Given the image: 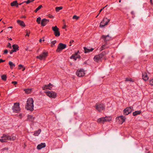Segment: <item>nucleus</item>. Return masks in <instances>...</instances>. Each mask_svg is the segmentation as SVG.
Wrapping results in <instances>:
<instances>
[{
	"instance_id": "nucleus-6",
	"label": "nucleus",
	"mask_w": 153,
	"mask_h": 153,
	"mask_svg": "<svg viewBox=\"0 0 153 153\" xmlns=\"http://www.w3.org/2000/svg\"><path fill=\"white\" fill-rule=\"evenodd\" d=\"M110 21L109 19H108L106 18H104L103 20L100 23V27H103L105 25L108 24Z\"/></svg>"
},
{
	"instance_id": "nucleus-58",
	"label": "nucleus",
	"mask_w": 153,
	"mask_h": 153,
	"mask_svg": "<svg viewBox=\"0 0 153 153\" xmlns=\"http://www.w3.org/2000/svg\"><path fill=\"white\" fill-rule=\"evenodd\" d=\"M24 2H23L21 3H20L19 4V5H21V4H23Z\"/></svg>"
},
{
	"instance_id": "nucleus-43",
	"label": "nucleus",
	"mask_w": 153,
	"mask_h": 153,
	"mask_svg": "<svg viewBox=\"0 0 153 153\" xmlns=\"http://www.w3.org/2000/svg\"><path fill=\"white\" fill-rule=\"evenodd\" d=\"M7 47L10 49L12 48L11 44L10 43H8Z\"/></svg>"
},
{
	"instance_id": "nucleus-15",
	"label": "nucleus",
	"mask_w": 153,
	"mask_h": 153,
	"mask_svg": "<svg viewBox=\"0 0 153 153\" xmlns=\"http://www.w3.org/2000/svg\"><path fill=\"white\" fill-rule=\"evenodd\" d=\"M142 77L143 79L145 81H146L149 79V77L147 73L145 72H143L142 73Z\"/></svg>"
},
{
	"instance_id": "nucleus-20",
	"label": "nucleus",
	"mask_w": 153,
	"mask_h": 153,
	"mask_svg": "<svg viewBox=\"0 0 153 153\" xmlns=\"http://www.w3.org/2000/svg\"><path fill=\"white\" fill-rule=\"evenodd\" d=\"M17 23L19 24L20 25L23 27H25V24L23 21H21L19 20H17Z\"/></svg>"
},
{
	"instance_id": "nucleus-2",
	"label": "nucleus",
	"mask_w": 153,
	"mask_h": 153,
	"mask_svg": "<svg viewBox=\"0 0 153 153\" xmlns=\"http://www.w3.org/2000/svg\"><path fill=\"white\" fill-rule=\"evenodd\" d=\"M96 109L100 112L105 109V106L104 104L97 103L95 106Z\"/></svg>"
},
{
	"instance_id": "nucleus-49",
	"label": "nucleus",
	"mask_w": 153,
	"mask_h": 153,
	"mask_svg": "<svg viewBox=\"0 0 153 153\" xmlns=\"http://www.w3.org/2000/svg\"><path fill=\"white\" fill-rule=\"evenodd\" d=\"M12 83L14 85H16L17 83V82L16 81H12Z\"/></svg>"
},
{
	"instance_id": "nucleus-27",
	"label": "nucleus",
	"mask_w": 153,
	"mask_h": 153,
	"mask_svg": "<svg viewBox=\"0 0 153 153\" xmlns=\"http://www.w3.org/2000/svg\"><path fill=\"white\" fill-rule=\"evenodd\" d=\"M24 90L26 94H29L31 93L32 89L31 88H27L24 89Z\"/></svg>"
},
{
	"instance_id": "nucleus-14",
	"label": "nucleus",
	"mask_w": 153,
	"mask_h": 153,
	"mask_svg": "<svg viewBox=\"0 0 153 153\" xmlns=\"http://www.w3.org/2000/svg\"><path fill=\"white\" fill-rule=\"evenodd\" d=\"M94 61L97 62L102 61L101 59L98 55L95 56L94 58Z\"/></svg>"
},
{
	"instance_id": "nucleus-37",
	"label": "nucleus",
	"mask_w": 153,
	"mask_h": 153,
	"mask_svg": "<svg viewBox=\"0 0 153 153\" xmlns=\"http://www.w3.org/2000/svg\"><path fill=\"white\" fill-rule=\"evenodd\" d=\"M126 81H131V82H133L134 81L133 80H132V79L131 78H128V77H127L126 78V80H125Z\"/></svg>"
},
{
	"instance_id": "nucleus-26",
	"label": "nucleus",
	"mask_w": 153,
	"mask_h": 153,
	"mask_svg": "<svg viewBox=\"0 0 153 153\" xmlns=\"http://www.w3.org/2000/svg\"><path fill=\"white\" fill-rule=\"evenodd\" d=\"M52 29L53 31L54 32V33L56 32H57V31L59 30V29L56 26L52 27Z\"/></svg>"
},
{
	"instance_id": "nucleus-3",
	"label": "nucleus",
	"mask_w": 153,
	"mask_h": 153,
	"mask_svg": "<svg viewBox=\"0 0 153 153\" xmlns=\"http://www.w3.org/2000/svg\"><path fill=\"white\" fill-rule=\"evenodd\" d=\"M111 120V117H108L106 116L105 117H101L98 119L97 120V122L99 123H103L106 121H109Z\"/></svg>"
},
{
	"instance_id": "nucleus-61",
	"label": "nucleus",
	"mask_w": 153,
	"mask_h": 153,
	"mask_svg": "<svg viewBox=\"0 0 153 153\" xmlns=\"http://www.w3.org/2000/svg\"><path fill=\"white\" fill-rule=\"evenodd\" d=\"M25 70V68H24L22 70V71H24Z\"/></svg>"
},
{
	"instance_id": "nucleus-31",
	"label": "nucleus",
	"mask_w": 153,
	"mask_h": 153,
	"mask_svg": "<svg viewBox=\"0 0 153 153\" xmlns=\"http://www.w3.org/2000/svg\"><path fill=\"white\" fill-rule=\"evenodd\" d=\"M1 78L2 80L4 81H5L7 80V76L5 74H4L1 76Z\"/></svg>"
},
{
	"instance_id": "nucleus-42",
	"label": "nucleus",
	"mask_w": 153,
	"mask_h": 153,
	"mask_svg": "<svg viewBox=\"0 0 153 153\" xmlns=\"http://www.w3.org/2000/svg\"><path fill=\"white\" fill-rule=\"evenodd\" d=\"M149 82L151 85L153 86V79L150 80Z\"/></svg>"
},
{
	"instance_id": "nucleus-47",
	"label": "nucleus",
	"mask_w": 153,
	"mask_h": 153,
	"mask_svg": "<svg viewBox=\"0 0 153 153\" xmlns=\"http://www.w3.org/2000/svg\"><path fill=\"white\" fill-rule=\"evenodd\" d=\"M19 69H21L23 67V66L22 65H19Z\"/></svg>"
},
{
	"instance_id": "nucleus-19",
	"label": "nucleus",
	"mask_w": 153,
	"mask_h": 153,
	"mask_svg": "<svg viewBox=\"0 0 153 153\" xmlns=\"http://www.w3.org/2000/svg\"><path fill=\"white\" fill-rule=\"evenodd\" d=\"M107 53L105 51H103L100 54H98V55L102 59L103 58H105V56Z\"/></svg>"
},
{
	"instance_id": "nucleus-54",
	"label": "nucleus",
	"mask_w": 153,
	"mask_h": 153,
	"mask_svg": "<svg viewBox=\"0 0 153 153\" xmlns=\"http://www.w3.org/2000/svg\"><path fill=\"white\" fill-rule=\"evenodd\" d=\"M150 2L151 4L152 5H153V3H152V0H150Z\"/></svg>"
},
{
	"instance_id": "nucleus-30",
	"label": "nucleus",
	"mask_w": 153,
	"mask_h": 153,
	"mask_svg": "<svg viewBox=\"0 0 153 153\" xmlns=\"http://www.w3.org/2000/svg\"><path fill=\"white\" fill-rule=\"evenodd\" d=\"M16 4H18L17 1L16 0L13 1L10 3V5L11 6H15Z\"/></svg>"
},
{
	"instance_id": "nucleus-35",
	"label": "nucleus",
	"mask_w": 153,
	"mask_h": 153,
	"mask_svg": "<svg viewBox=\"0 0 153 153\" xmlns=\"http://www.w3.org/2000/svg\"><path fill=\"white\" fill-rule=\"evenodd\" d=\"M2 138H3V137H2ZM2 138V139H1V142H6L7 141V138Z\"/></svg>"
},
{
	"instance_id": "nucleus-16",
	"label": "nucleus",
	"mask_w": 153,
	"mask_h": 153,
	"mask_svg": "<svg viewBox=\"0 0 153 153\" xmlns=\"http://www.w3.org/2000/svg\"><path fill=\"white\" fill-rule=\"evenodd\" d=\"M49 22V20L45 19H43L42 20L41 22V25L43 26H45L48 22Z\"/></svg>"
},
{
	"instance_id": "nucleus-52",
	"label": "nucleus",
	"mask_w": 153,
	"mask_h": 153,
	"mask_svg": "<svg viewBox=\"0 0 153 153\" xmlns=\"http://www.w3.org/2000/svg\"><path fill=\"white\" fill-rule=\"evenodd\" d=\"M105 8V7H103L102 9H100V11H99V13H100L102 11V10L104 9Z\"/></svg>"
},
{
	"instance_id": "nucleus-24",
	"label": "nucleus",
	"mask_w": 153,
	"mask_h": 153,
	"mask_svg": "<svg viewBox=\"0 0 153 153\" xmlns=\"http://www.w3.org/2000/svg\"><path fill=\"white\" fill-rule=\"evenodd\" d=\"M141 111H136L133 113V115L134 116H136L137 115L140 114L141 113Z\"/></svg>"
},
{
	"instance_id": "nucleus-59",
	"label": "nucleus",
	"mask_w": 153,
	"mask_h": 153,
	"mask_svg": "<svg viewBox=\"0 0 153 153\" xmlns=\"http://www.w3.org/2000/svg\"><path fill=\"white\" fill-rule=\"evenodd\" d=\"M8 39H9V40H12V38H9Z\"/></svg>"
},
{
	"instance_id": "nucleus-28",
	"label": "nucleus",
	"mask_w": 153,
	"mask_h": 153,
	"mask_svg": "<svg viewBox=\"0 0 153 153\" xmlns=\"http://www.w3.org/2000/svg\"><path fill=\"white\" fill-rule=\"evenodd\" d=\"M28 119L32 122L34 120V117L32 115H28Z\"/></svg>"
},
{
	"instance_id": "nucleus-41",
	"label": "nucleus",
	"mask_w": 153,
	"mask_h": 153,
	"mask_svg": "<svg viewBox=\"0 0 153 153\" xmlns=\"http://www.w3.org/2000/svg\"><path fill=\"white\" fill-rule=\"evenodd\" d=\"M106 43H105L102 46V47H101V48H102V49L100 50V51H102V50L103 49H105V45H106Z\"/></svg>"
},
{
	"instance_id": "nucleus-60",
	"label": "nucleus",
	"mask_w": 153,
	"mask_h": 153,
	"mask_svg": "<svg viewBox=\"0 0 153 153\" xmlns=\"http://www.w3.org/2000/svg\"><path fill=\"white\" fill-rule=\"evenodd\" d=\"M13 28L12 27L10 26V27H9L8 28Z\"/></svg>"
},
{
	"instance_id": "nucleus-4",
	"label": "nucleus",
	"mask_w": 153,
	"mask_h": 153,
	"mask_svg": "<svg viewBox=\"0 0 153 153\" xmlns=\"http://www.w3.org/2000/svg\"><path fill=\"white\" fill-rule=\"evenodd\" d=\"M12 110L14 112L18 113L20 111L19 103H15L12 107Z\"/></svg>"
},
{
	"instance_id": "nucleus-22",
	"label": "nucleus",
	"mask_w": 153,
	"mask_h": 153,
	"mask_svg": "<svg viewBox=\"0 0 153 153\" xmlns=\"http://www.w3.org/2000/svg\"><path fill=\"white\" fill-rule=\"evenodd\" d=\"M13 50L15 51V52H16L17 51L19 50V47L18 45L16 44H13L12 45Z\"/></svg>"
},
{
	"instance_id": "nucleus-53",
	"label": "nucleus",
	"mask_w": 153,
	"mask_h": 153,
	"mask_svg": "<svg viewBox=\"0 0 153 153\" xmlns=\"http://www.w3.org/2000/svg\"><path fill=\"white\" fill-rule=\"evenodd\" d=\"M131 14L132 15H134V12L133 11H132L131 12Z\"/></svg>"
},
{
	"instance_id": "nucleus-17",
	"label": "nucleus",
	"mask_w": 153,
	"mask_h": 153,
	"mask_svg": "<svg viewBox=\"0 0 153 153\" xmlns=\"http://www.w3.org/2000/svg\"><path fill=\"white\" fill-rule=\"evenodd\" d=\"M83 48L84 50V52L85 53L91 52L94 50V48H93L89 49L86 47H84Z\"/></svg>"
},
{
	"instance_id": "nucleus-12",
	"label": "nucleus",
	"mask_w": 153,
	"mask_h": 153,
	"mask_svg": "<svg viewBox=\"0 0 153 153\" xmlns=\"http://www.w3.org/2000/svg\"><path fill=\"white\" fill-rule=\"evenodd\" d=\"M53 85L50 83L48 85H45L42 87V89L43 90H45L47 89L51 90L52 88Z\"/></svg>"
},
{
	"instance_id": "nucleus-46",
	"label": "nucleus",
	"mask_w": 153,
	"mask_h": 153,
	"mask_svg": "<svg viewBox=\"0 0 153 153\" xmlns=\"http://www.w3.org/2000/svg\"><path fill=\"white\" fill-rule=\"evenodd\" d=\"M30 34V31H29V32L28 31H27V33L26 34V36H29V34Z\"/></svg>"
},
{
	"instance_id": "nucleus-32",
	"label": "nucleus",
	"mask_w": 153,
	"mask_h": 153,
	"mask_svg": "<svg viewBox=\"0 0 153 153\" xmlns=\"http://www.w3.org/2000/svg\"><path fill=\"white\" fill-rule=\"evenodd\" d=\"M54 33L55 36L56 37H59L60 35V33L59 30L57 32Z\"/></svg>"
},
{
	"instance_id": "nucleus-63",
	"label": "nucleus",
	"mask_w": 153,
	"mask_h": 153,
	"mask_svg": "<svg viewBox=\"0 0 153 153\" xmlns=\"http://www.w3.org/2000/svg\"><path fill=\"white\" fill-rule=\"evenodd\" d=\"M22 17L24 18H26V17L25 16H22Z\"/></svg>"
},
{
	"instance_id": "nucleus-40",
	"label": "nucleus",
	"mask_w": 153,
	"mask_h": 153,
	"mask_svg": "<svg viewBox=\"0 0 153 153\" xmlns=\"http://www.w3.org/2000/svg\"><path fill=\"white\" fill-rule=\"evenodd\" d=\"M32 2V1H31V0H27V1H24L23 2L24 3H25L26 4H28L29 3Z\"/></svg>"
},
{
	"instance_id": "nucleus-36",
	"label": "nucleus",
	"mask_w": 153,
	"mask_h": 153,
	"mask_svg": "<svg viewBox=\"0 0 153 153\" xmlns=\"http://www.w3.org/2000/svg\"><path fill=\"white\" fill-rule=\"evenodd\" d=\"M56 41L54 40L51 42V46L53 47L54 46V45L56 43Z\"/></svg>"
},
{
	"instance_id": "nucleus-51",
	"label": "nucleus",
	"mask_w": 153,
	"mask_h": 153,
	"mask_svg": "<svg viewBox=\"0 0 153 153\" xmlns=\"http://www.w3.org/2000/svg\"><path fill=\"white\" fill-rule=\"evenodd\" d=\"M5 61V60H3L2 59H0V63L1 62H4Z\"/></svg>"
},
{
	"instance_id": "nucleus-5",
	"label": "nucleus",
	"mask_w": 153,
	"mask_h": 153,
	"mask_svg": "<svg viewBox=\"0 0 153 153\" xmlns=\"http://www.w3.org/2000/svg\"><path fill=\"white\" fill-rule=\"evenodd\" d=\"M48 55V52H44L39 56H37L36 58L41 60L45 59Z\"/></svg>"
},
{
	"instance_id": "nucleus-8",
	"label": "nucleus",
	"mask_w": 153,
	"mask_h": 153,
	"mask_svg": "<svg viewBox=\"0 0 153 153\" xmlns=\"http://www.w3.org/2000/svg\"><path fill=\"white\" fill-rule=\"evenodd\" d=\"M133 107L131 106L126 108L123 110L124 114L126 115L131 113L133 110Z\"/></svg>"
},
{
	"instance_id": "nucleus-64",
	"label": "nucleus",
	"mask_w": 153,
	"mask_h": 153,
	"mask_svg": "<svg viewBox=\"0 0 153 153\" xmlns=\"http://www.w3.org/2000/svg\"><path fill=\"white\" fill-rule=\"evenodd\" d=\"M121 0H119V2H121Z\"/></svg>"
},
{
	"instance_id": "nucleus-55",
	"label": "nucleus",
	"mask_w": 153,
	"mask_h": 153,
	"mask_svg": "<svg viewBox=\"0 0 153 153\" xmlns=\"http://www.w3.org/2000/svg\"><path fill=\"white\" fill-rule=\"evenodd\" d=\"M19 4L18 3V4H16V5L15 6L16 7H19Z\"/></svg>"
},
{
	"instance_id": "nucleus-9",
	"label": "nucleus",
	"mask_w": 153,
	"mask_h": 153,
	"mask_svg": "<svg viewBox=\"0 0 153 153\" xmlns=\"http://www.w3.org/2000/svg\"><path fill=\"white\" fill-rule=\"evenodd\" d=\"M46 94L50 97L55 98L56 96V94L52 91H46Z\"/></svg>"
},
{
	"instance_id": "nucleus-11",
	"label": "nucleus",
	"mask_w": 153,
	"mask_h": 153,
	"mask_svg": "<svg viewBox=\"0 0 153 153\" xmlns=\"http://www.w3.org/2000/svg\"><path fill=\"white\" fill-rule=\"evenodd\" d=\"M3 138H7V140H13L15 139L16 137L13 135L9 136L8 135L4 134L2 136Z\"/></svg>"
},
{
	"instance_id": "nucleus-7",
	"label": "nucleus",
	"mask_w": 153,
	"mask_h": 153,
	"mask_svg": "<svg viewBox=\"0 0 153 153\" xmlns=\"http://www.w3.org/2000/svg\"><path fill=\"white\" fill-rule=\"evenodd\" d=\"M66 45L62 43H60L58 46L56 51L57 52H60L62 50L65 48L66 47Z\"/></svg>"
},
{
	"instance_id": "nucleus-44",
	"label": "nucleus",
	"mask_w": 153,
	"mask_h": 153,
	"mask_svg": "<svg viewBox=\"0 0 153 153\" xmlns=\"http://www.w3.org/2000/svg\"><path fill=\"white\" fill-rule=\"evenodd\" d=\"M81 58V56L80 55L76 56L75 58L74 59L75 60H76L77 59H80Z\"/></svg>"
},
{
	"instance_id": "nucleus-18",
	"label": "nucleus",
	"mask_w": 153,
	"mask_h": 153,
	"mask_svg": "<svg viewBox=\"0 0 153 153\" xmlns=\"http://www.w3.org/2000/svg\"><path fill=\"white\" fill-rule=\"evenodd\" d=\"M45 146L46 144L45 143H42L37 146V148L38 149H41L42 148L45 147Z\"/></svg>"
},
{
	"instance_id": "nucleus-50",
	"label": "nucleus",
	"mask_w": 153,
	"mask_h": 153,
	"mask_svg": "<svg viewBox=\"0 0 153 153\" xmlns=\"http://www.w3.org/2000/svg\"><path fill=\"white\" fill-rule=\"evenodd\" d=\"M8 51L7 49L5 50L4 51V54H7L8 53Z\"/></svg>"
},
{
	"instance_id": "nucleus-25",
	"label": "nucleus",
	"mask_w": 153,
	"mask_h": 153,
	"mask_svg": "<svg viewBox=\"0 0 153 153\" xmlns=\"http://www.w3.org/2000/svg\"><path fill=\"white\" fill-rule=\"evenodd\" d=\"M41 131L40 129H39L38 130L35 131L34 133V135L35 136H37L40 133Z\"/></svg>"
},
{
	"instance_id": "nucleus-29",
	"label": "nucleus",
	"mask_w": 153,
	"mask_h": 153,
	"mask_svg": "<svg viewBox=\"0 0 153 153\" xmlns=\"http://www.w3.org/2000/svg\"><path fill=\"white\" fill-rule=\"evenodd\" d=\"M119 120H122V121H123L122 123H123L125 121V119L126 118L125 117L123 116H120L119 117Z\"/></svg>"
},
{
	"instance_id": "nucleus-45",
	"label": "nucleus",
	"mask_w": 153,
	"mask_h": 153,
	"mask_svg": "<svg viewBox=\"0 0 153 153\" xmlns=\"http://www.w3.org/2000/svg\"><path fill=\"white\" fill-rule=\"evenodd\" d=\"M14 52H15V51H14L13 49H12V50H11L10 51V54H12Z\"/></svg>"
},
{
	"instance_id": "nucleus-48",
	"label": "nucleus",
	"mask_w": 153,
	"mask_h": 153,
	"mask_svg": "<svg viewBox=\"0 0 153 153\" xmlns=\"http://www.w3.org/2000/svg\"><path fill=\"white\" fill-rule=\"evenodd\" d=\"M48 17L51 18H54V16H53L52 15L49 14L48 15Z\"/></svg>"
},
{
	"instance_id": "nucleus-62",
	"label": "nucleus",
	"mask_w": 153,
	"mask_h": 153,
	"mask_svg": "<svg viewBox=\"0 0 153 153\" xmlns=\"http://www.w3.org/2000/svg\"><path fill=\"white\" fill-rule=\"evenodd\" d=\"M42 41V39H40L39 41V42H41Z\"/></svg>"
},
{
	"instance_id": "nucleus-57",
	"label": "nucleus",
	"mask_w": 153,
	"mask_h": 153,
	"mask_svg": "<svg viewBox=\"0 0 153 153\" xmlns=\"http://www.w3.org/2000/svg\"><path fill=\"white\" fill-rule=\"evenodd\" d=\"M74 42V41L73 40H72L70 41V43H73Z\"/></svg>"
},
{
	"instance_id": "nucleus-21",
	"label": "nucleus",
	"mask_w": 153,
	"mask_h": 153,
	"mask_svg": "<svg viewBox=\"0 0 153 153\" xmlns=\"http://www.w3.org/2000/svg\"><path fill=\"white\" fill-rule=\"evenodd\" d=\"M79 51H78L77 52H75L73 54L72 56L70 57V58L71 59H74L77 56L78 54L79 53Z\"/></svg>"
},
{
	"instance_id": "nucleus-33",
	"label": "nucleus",
	"mask_w": 153,
	"mask_h": 153,
	"mask_svg": "<svg viewBox=\"0 0 153 153\" xmlns=\"http://www.w3.org/2000/svg\"><path fill=\"white\" fill-rule=\"evenodd\" d=\"M42 7V5H39L36 9L34 10L35 13H36Z\"/></svg>"
},
{
	"instance_id": "nucleus-56",
	"label": "nucleus",
	"mask_w": 153,
	"mask_h": 153,
	"mask_svg": "<svg viewBox=\"0 0 153 153\" xmlns=\"http://www.w3.org/2000/svg\"><path fill=\"white\" fill-rule=\"evenodd\" d=\"M66 27V25H65L62 28L63 29H65Z\"/></svg>"
},
{
	"instance_id": "nucleus-23",
	"label": "nucleus",
	"mask_w": 153,
	"mask_h": 153,
	"mask_svg": "<svg viewBox=\"0 0 153 153\" xmlns=\"http://www.w3.org/2000/svg\"><path fill=\"white\" fill-rule=\"evenodd\" d=\"M9 65L10 66V68L11 69H13L15 66V64L13 63L11 61H9Z\"/></svg>"
},
{
	"instance_id": "nucleus-1",
	"label": "nucleus",
	"mask_w": 153,
	"mask_h": 153,
	"mask_svg": "<svg viewBox=\"0 0 153 153\" xmlns=\"http://www.w3.org/2000/svg\"><path fill=\"white\" fill-rule=\"evenodd\" d=\"M34 102L33 99L32 98H30L28 99L26 105H25V108L27 110L30 111H32L33 110V104Z\"/></svg>"
},
{
	"instance_id": "nucleus-38",
	"label": "nucleus",
	"mask_w": 153,
	"mask_h": 153,
	"mask_svg": "<svg viewBox=\"0 0 153 153\" xmlns=\"http://www.w3.org/2000/svg\"><path fill=\"white\" fill-rule=\"evenodd\" d=\"M41 20V17H38L37 19L36 22L39 24H40L41 23H40V21Z\"/></svg>"
},
{
	"instance_id": "nucleus-39",
	"label": "nucleus",
	"mask_w": 153,
	"mask_h": 153,
	"mask_svg": "<svg viewBox=\"0 0 153 153\" xmlns=\"http://www.w3.org/2000/svg\"><path fill=\"white\" fill-rule=\"evenodd\" d=\"M79 18V17L77 16L76 15H74L73 17V19H75L76 20H77Z\"/></svg>"
},
{
	"instance_id": "nucleus-34",
	"label": "nucleus",
	"mask_w": 153,
	"mask_h": 153,
	"mask_svg": "<svg viewBox=\"0 0 153 153\" xmlns=\"http://www.w3.org/2000/svg\"><path fill=\"white\" fill-rule=\"evenodd\" d=\"M62 7L60 6L59 7H56L55 8L56 11L57 12H58L59 10H62Z\"/></svg>"
},
{
	"instance_id": "nucleus-13",
	"label": "nucleus",
	"mask_w": 153,
	"mask_h": 153,
	"mask_svg": "<svg viewBox=\"0 0 153 153\" xmlns=\"http://www.w3.org/2000/svg\"><path fill=\"white\" fill-rule=\"evenodd\" d=\"M102 38L104 40L105 42V43H106L107 41H109L111 39V37L110 36L108 35L106 36L102 35Z\"/></svg>"
},
{
	"instance_id": "nucleus-10",
	"label": "nucleus",
	"mask_w": 153,
	"mask_h": 153,
	"mask_svg": "<svg viewBox=\"0 0 153 153\" xmlns=\"http://www.w3.org/2000/svg\"><path fill=\"white\" fill-rule=\"evenodd\" d=\"M84 70L83 69H80L79 70H77L76 72V75L79 77H82L84 76Z\"/></svg>"
}]
</instances>
